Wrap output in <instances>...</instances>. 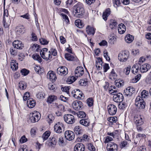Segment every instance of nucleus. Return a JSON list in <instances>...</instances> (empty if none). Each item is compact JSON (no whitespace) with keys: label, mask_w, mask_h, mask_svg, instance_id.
I'll list each match as a JSON object with an SVG mask.
<instances>
[{"label":"nucleus","mask_w":151,"mask_h":151,"mask_svg":"<svg viewBox=\"0 0 151 151\" xmlns=\"http://www.w3.org/2000/svg\"><path fill=\"white\" fill-rule=\"evenodd\" d=\"M39 45L37 44H34L31 46V48L32 50L36 52H38L39 50Z\"/></svg>","instance_id":"de8ad7c7"},{"label":"nucleus","mask_w":151,"mask_h":151,"mask_svg":"<svg viewBox=\"0 0 151 151\" xmlns=\"http://www.w3.org/2000/svg\"><path fill=\"white\" fill-rule=\"evenodd\" d=\"M19 87L21 89H24L26 87V84L24 82L20 81L19 83Z\"/></svg>","instance_id":"09e8293b"},{"label":"nucleus","mask_w":151,"mask_h":151,"mask_svg":"<svg viewBox=\"0 0 151 151\" xmlns=\"http://www.w3.org/2000/svg\"><path fill=\"white\" fill-rule=\"evenodd\" d=\"M57 73L59 75L64 76L68 73V69L65 66H60L58 68L57 70Z\"/></svg>","instance_id":"9d476101"},{"label":"nucleus","mask_w":151,"mask_h":151,"mask_svg":"<svg viewBox=\"0 0 151 151\" xmlns=\"http://www.w3.org/2000/svg\"><path fill=\"white\" fill-rule=\"evenodd\" d=\"M32 57L33 59L38 61L39 63L42 62V59L39 55L37 54H34L32 55Z\"/></svg>","instance_id":"49530a36"},{"label":"nucleus","mask_w":151,"mask_h":151,"mask_svg":"<svg viewBox=\"0 0 151 151\" xmlns=\"http://www.w3.org/2000/svg\"><path fill=\"white\" fill-rule=\"evenodd\" d=\"M113 140V138L111 137L107 136L106 137V139L104 141L105 143H109V142H111Z\"/></svg>","instance_id":"052dcab7"},{"label":"nucleus","mask_w":151,"mask_h":151,"mask_svg":"<svg viewBox=\"0 0 151 151\" xmlns=\"http://www.w3.org/2000/svg\"><path fill=\"white\" fill-rule=\"evenodd\" d=\"M134 121L136 125H142L144 123L143 117L141 115H136L134 117Z\"/></svg>","instance_id":"ddd939ff"},{"label":"nucleus","mask_w":151,"mask_h":151,"mask_svg":"<svg viewBox=\"0 0 151 151\" xmlns=\"http://www.w3.org/2000/svg\"><path fill=\"white\" fill-rule=\"evenodd\" d=\"M141 77V76L140 74H139L137 75L133 79L132 82L133 83L137 82L140 79Z\"/></svg>","instance_id":"4d7b16f0"},{"label":"nucleus","mask_w":151,"mask_h":151,"mask_svg":"<svg viewBox=\"0 0 151 151\" xmlns=\"http://www.w3.org/2000/svg\"><path fill=\"white\" fill-rule=\"evenodd\" d=\"M117 75L114 69H112L109 76V78L111 80H114L116 78Z\"/></svg>","instance_id":"c9c22d12"},{"label":"nucleus","mask_w":151,"mask_h":151,"mask_svg":"<svg viewBox=\"0 0 151 151\" xmlns=\"http://www.w3.org/2000/svg\"><path fill=\"white\" fill-rule=\"evenodd\" d=\"M8 13L7 10H4L3 18V24L5 28L8 27L11 23V20L9 17H8Z\"/></svg>","instance_id":"20e7f679"},{"label":"nucleus","mask_w":151,"mask_h":151,"mask_svg":"<svg viewBox=\"0 0 151 151\" xmlns=\"http://www.w3.org/2000/svg\"><path fill=\"white\" fill-rule=\"evenodd\" d=\"M109 93L111 94L114 95L117 93V90L116 89V87L114 86H111L109 88Z\"/></svg>","instance_id":"7c9ffc66"},{"label":"nucleus","mask_w":151,"mask_h":151,"mask_svg":"<svg viewBox=\"0 0 151 151\" xmlns=\"http://www.w3.org/2000/svg\"><path fill=\"white\" fill-rule=\"evenodd\" d=\"M25 56L24 54L22 53H19L18 55V59L20 61H22L24 58Z\"/></svg>","instance_id":"338daca9"},{"label":"nucleus","mask_w":151,"mask_h":151,"mask_svg":"<svg viewBox=\"0 0 151 151\" xmlns=\"http://www.w3.org/2000/svg\"><path fill=\"white\" fill-rule=\"evenodd\" d=\"M107 109L109 114L111 115L116 114L117 109L116 106L113 104H110L107 106Z\"/></svg>","instance_id":"2eb2a0df"},{"label":"nucleus","mask_w":151,"mask_h":151,"mask_svg":"<svg viewBox=\"0 0 151 151\" xmlns=\"http://www.w3.org/2000/svg\"><path fill=\"white\" fill-rule=\"evenodd\" d=\"M75 24L79 28L83 27L84 26V24L83 22L80 19L76 20L75 21Z\"/></svg>","instance_id":"ea45409f"},{"label":"nucleus","mask_w":151,"mask_h":151,"mask_svg":"<svg viewBox=\"0 0 151 151\" xmlns=\"http://www.w3.org/2000/svg\"><path fill=\"white\" fill-rule=\"evenodd\" d=\"M95 29L93 27L88 25L86 28V31L87 34L89 35H93L95 33Z\"/></svg>","instance_id":"393cba45"},{"label":"nucleus","mask_w":151,"mask_h":151,"mask_svg":"<svg viewBox=\"0 0 151 151\" xmlns=\"http://www.w3.org/2000/svg\"><path fill=\"white\" fill-rule=\"evenodd\" d=\"M57 99V97L54 95H50L49 96L47 99V102L51 104L52 102L56 100Z\"/></svg>","instance_id":"cd10ccee"},{"label":"nucleus","mask_w":151,"mask_h":151,"mask_svg":"<svg viewBox=\"0 0 151 151\" xmlns=\"http://www.w3.org/2000/svg\"><path fill=\"white\" fill-rule=\"evenodd\" d=\"M131 67H127L125 68L124 70V72L126 75H128L130 71Z\"/></svg>","instance_id":"e2e57ef3"},{"label":"nucleus","mask_w":151,"mask_h":151,"mask_svg":"<svg viewBox=\"0 0 151 151\" xmlns=\"http://www.w3.org/2000/svg\"><path fill=\"white\" fill-rule=\"evenodd\" d=\"M145 60V58L143 57H141L139 59L138 63L137 64H138V65H140Z\"/></svg>","instance_id":"69168bd1"},{"label":"nucleus","mask_w":151,"mask_h":151,"mask_svg":"<svg viewBox=\"0 0 151 151\" xmlns=\"http://www.w3.org/2000/svg\"><path fill=\"white\" fill-rule=\"evenodd\" d=\"M139 66L137 63L134 64L132 68V73H137L139 70Z\"/></svg>","instance_id":"a19ab883"},{"label":"nucleus","mask_w":151,"mask_h":151,"mask_svg":"<svg viewBox=\"0 0 151 151\" xmlns=\"http://www.w3.org/2000/svg\"><path fill=\"white\" fill-rule=\"evenodd\" d=\"M117 24V23L115 20L112 19L111 20L109 27L111 29H113L116 28Z\"/></svg>","instance_id":"e433bc0d"},{"label":"nucleus","mask_w":151,"mask_h":151,"mask_svg":"<svg viewBox=\"0 0 151 151\" xmlns=\"http://www.w3.org/2000/svg\"><path fill=\"white\" fill-rule=\"evenodd\" d=\"M61 15L62 16L63 20L66 23H68L69 22V19L68 16L63 13L61 14Z\"/></svg>","instance_id":"8fccbe9b"},{"label":"nucleus","mask_w":151,"mask_h":151,"mask_svg":"<svg viewBox=\"0 0 151 151\" xmlns=\"http://www.w3.org/2000/svg\"><path fill=\"white\" fill-rule=\"evenodd\" d=\"M150 68L151 66L150 64L145 63L140 67L139 70L141 73H144L147 72Z\"/></svg>","instance_id":"6ab92c4d"},{"label":"nucleus","mask_w":151,"mask_h":151,"mask_svg":"<svg viewBox=\"0 0 151 151\" xmlns=\"http://www.w3.org/2000/svg\"><path fill=\"white\" fill-rule=\"evenodd\" d=\"M124 99V97L122 94L120 93H118L114 95L113 96V100L116 102H121L123 101Z\"/></svg>","instance_id":"4468645a"},{"label":"nucleus","mask_w":151,"mask_h":151,"mask_svg":"<svg viewBox=\"0 0 151 151\" xmlns=\"http://www.w3.org/2000/svg\"><path fill=\"white\" fill-rule=\"evenodd\" d=\"M141 98H146L147 97L148 95V92L145 90H143L141 93Z\"/></svg>","instance_id":"a18cd8bd"},{"label":"nucleus","mask_w":151,"mask_h":151,"mask_svg":"<svg viewBox=\"0 0 151 151\" xmlns=\"http://www.w3.org/2000/svg\"><path fill=\"white\" fill-rule=\"evenodd\" d=\"M54 117L52 114H50L47 116V120L48 121L49 123H51L54 121Z\"/></svg>","instance_id":"37998d69"},{"label":"nucleus","mask_w":151,"mask_h":151,"mask_svg":"<svg viewBox=\"0 0 151 151\" xmlns=\"http://www.w3.org/2000/svg\"><path fill=\"white\" fill-rule=\"evenodd\" d=\"M134 91V88L132 87H128L126 90H124V92L127 96H130Z\"/></svg>","instance_id":"4be33fe9"},{"label":"nucleus","mask_w":151,"mask_h":151,"mask_svg":"<svg viewBox=\"0 0 151 151\" xmlns=\"http://www.w3.org/2000/svg\"><path fill=\"white\" fill-rule=\"evenodd\" d=\"M72 106L73 108L75 110H79L81 109L83 104L81 101L76 100L72 103Z\"/></svg>","instance_id":"f8f14e48"},{"label":"nucleus","mask_w":151,"mask_h":151,"mask_svg":"<svg viewBox=\"0 0 151 151\" xmlns=\"http://www.w3.org/2000/svg\"><path fill=\"white\" fill-rule=\"evenodd\" d=\"M37 98L39 99H42L45 98V94L42 91L38 93L36 95Z\"/></svg>","instance_id":"4c0bfd02"},{"label":"nucleus","mask_w":151,"mask_h":151,"mask_svg":"<svg viewBox=\"0 0 151 151\" xmlns=\"http://www.w3.org/2000/svg\"><path fill=\"white\" fill-rule=\"evenodd\" d=\"M47 77L52 82L55 81L57 78L55 73L53 71H50L47 73Z\"/></svg>","instance_id":"aec40b11"},{"label":"nucleus","mask_w":151,"mask_h":151,"mask_svg":"<svg viewBox=\"0 0 151 151\" xmlns=\"http://www.w3.org/2000/svg\"><path fill=\"white\" fill-rule=\"evenodd\" d=\"M135 104L137 109L141 110L145 108V103L141 97L139 96H137L136 98Z\"/></svg>","instance_id":"f03ea898"},{"label":"nucleus","mask_w":151,"mask_h":151,"mask_svg":"<svg viewBox=\"0 0 151 151\" xmlns=\"http://www.w3.org/2000/svg\"><path fill=\"white\" fill-rule=\"evenodd\" d=\"M117 145L114 142H110L107 144L106 149L108 151H117Z\"/></svg>","instance_id":"9b49d317"},{"label":"nucleus","mask_w":151,"mask_h":151,"mask_svg":"<svg viewBox=\"0 0 151 151\" xmlns=\"http://www.w3.org/2000/svg\"><path fill=\"white\" fill-rule=\"evenodd\" d=\"M11 67L13 70H17L18 68V63L16 62L14 60H12L10 63Z\"/></svg>","instance_id":"2f4dec72"},{"label":"nucleus","mask_w":151,"mask_h":151,"mask_svg":"<svg viewBox=\"0 0 151 151\" xmlns=\"http://www.w3.org/2000/svg\"><path fill=\"white\" fill-rule=\"evenodd\" d=\"M74 133L77 135H80L83 132V130L79 126H77L75 127L74 129Z\"/></svg>","instance_id":"c85d7f7f"},{"label":"nucleus","mask_w":151,"mask_h":151,"mask_svg":"<svg viewBox=\"0 0 151 151\" xmlns=\"http://www.w3.org/2000/svg\"><path fill=\"white\" fill-rule=\"evenodd\" d=\"M20 72L22 75L26 76L29 73V71L27 69L24 68L21 70Z\"/></svg>","instance_id":"5fc2aeb1"},{"label":"nucleus","mask_w":151,"mask_h":151,"mask_svg":"<svg viewBox=\"0 0 151 151\" xmlns=\"http://www.w3.org/2000/svg\"><path fill=\"white\" fill-rule=\"evenodd\" d=\"M93 100L92 98H90L87 100V103L88 105L91 107L93 104Z\"/></svg>","instance_id":"864d4df0"},{"label":"nucleus","mask_w":151,"mask_h":151,"mask_svg":"<svg viewBox=\"0 0 151 151\" xmlns=\"http://www.w3.org/2000/svg\"><path fill=\"white\" fill-rule=\"evenodd\" d=\"M111 11L110 9H107L103 12L102 17L103 19L105 20L107 19V17L110 14Z\"/></svg>","instance_id":"a878e982"},{"label":"nucleus","mask_w":151,"mask_h":151,"mask_svg":"<svg viewBox=\"0 0 151 151\" xmlns=\"http://www.w3.org/2000/svg\"><path fill=\"white\" fill-rule=\"evenodd\" d=\"M48 88L50 90H52L54 91H55L56 89L55 85L51 84H50L48 85Z\"/></svg>","instance_id":"774afa93"},{"label":"nucleus","mask_w":151,"mask_h":151,"mask_svg":"<svg viewBox=\"0 0 151 151\" xmlns=\"http://www.w3.org/2000/svg\"><path fill=\"white\" fill-rule=\"evenodd\" d=\"M65 58L66 59L69 61H73L75 60L76 58V57L68 53L65 54Z\"/></svg>","instance_id":"f704fd0d"},{"label":"nucleus","mask_w":151,"mask_h":151,"mask_svg":"<svg viewBox=\"0 0 151 151\" xmlns=\"http://www.w3.org/2000/svg\"><path fill=\"white\" fill-rule=\"evenodd\" d=\"M49 52L51 54V55H53L54 56H56L57 54V50L54 48H51Z\"/></svg>","instance_id":"13d9d810"},{"label":"nucleus","mask_w":151,"mask_h":151,"mask_svg":"<svg viewBox=\"0 0 151 151\" xmlns=\"http://www.w3.org/2000/svg\"><path fill=\"white\" fill-rule=\"evenodd\" d=\"M76 78L74 76H70L67 78L66 82L69 84H71L74 82Z\"/></svg>","instance_id":"58836bf2"},{"label":"nucleus","mask_w":151,"mask_h":151,"mask_svg":"<svg viewBox=\"0 0 151 151\" xmlns=\"http://www.w3.org/2000/svg\"><path fill=\"white\" fill-rule=\"evenodd\" d=\"M74 9L75 12V16L79 18L81 17L84 13L82 4H77L74 6Z\"/></svg>","instance_id":"f257e3e1"},{"label":"nucleus","mask_w":151,"mask_h":151,"mask_svg":"<svg viewBox=\"0 0 151 151\" xmlns=\"http://www.w3.org/2000/svg\"><path fill=\"white\" fill-rule=\"evenodd\" d=\"M40 54L42 58L46 60H50L52 58V56L46 48H43L40 52Z\"/></svg>","instance_id":"7ed1b4c3"},{"label":"nucleus","mask_w":151,"mask_h":151,"mask_svg":"<svg viewBox=\"0 0 151 151\" xmlns=\"http://www.w3.org/2000/svg\"><path fill=\"white\" fill-rule=\"evenodd\" d=\"M79 122L82 125L85 127H88L89 125L90 122L88 119H85L80 120Z\"/></svg>","instance_id":"bb28decb"},{"label":"nucleus","mask_w":151,"mask_h":151,"mask_svg":"<svg viewBox=\"0 0 151 151\" xmlns=\"http://www.w3.org/2000/svg\"><path fill=\"white\" fill-rule=\"evenodd\" d=\"M39 41L41 44L44 45L48 44L49 42L48 41H47L45 38H42L40 39Z\"/></svg>","instance_id":"3c124183"},{"label":"nucleus","mask_w":151,"mask_h":151,"mask_svg":"<svg viewBox=\"0 0 151 151\" xmlns=\"http://www.w3.org/2000/svg\"><path fill=\"white\" fill-rule=\"evenodd\" d=\"M63 118L64 121L68 124H73L75 121V119L74 116L70 114L65 115Z\"/></svg>","instance_id":"1a4fd4ad"},{"label":"nucleus","mask_w":151,"mask_h":151,"mask_svg":"<svg viewBox=\"0 0 151 151\" xmlns=\"http://www.w3.org/2000/svg\"><path fill=\"white\" fill-rule=\"evenodd\" d=\"M64 128L63 124L60 122L56 123L54 126L55 131L59 134L62 133L64 130Z\"/></svg>","instance_id":"6e6552de"},{"label":"nucleus","mask_w":151,"mask_h":151,"mask_svg":"<svg viewBox=\"0 0 151 151\" xmlns=\"http://www.w3.org/2000/svg\"><path fill=\"white\" fill-rule=\"evenodd\" d=\"M84 73V69L82 66L78 67L75 70V75L77 77L82 76Z\"/></svg>","instance_id":"f3484780"},{"label":"nucleus","mask_w":151,"mask_h":151,"mask_svg":"<svg viewBox=\"0 0 151 151\" xmlns=\"http://www.w3.org/2000/svg\"><path fill=\"white\" fill-rule=\"evenodd\" d=\"M129 56V52L127 51H123L119 53L118 59L122 62H126Z\"/></svg>","instance_id":"39448f33"},{"label":"nucleus","mask_w":151,"mask_h":151,"mask_svg":"<svg viewBox=\"0 0 151 151\" xmlns=\"http://www.w3.org/2000/svg\"><path fill=\"white\" fill-rule=\"evenodd\" d=\"M27 104L29 108H32L35 106V102L32 99H30L27 101Z\"/></svg>","instance_id":"c756f323"},{"label":"nucleus","mask_w":151,"mask_h":151,"mask_svg":"<svg viewBox=\"0 0 151 151\" xmlns=\"http://www.w3.org/2000/svg\"><path fill=\"white\" fill-rule=\"evenodd\" d=\"M64 135L66 139L68 140H71L73 139L75 137L74 133L73 132L70 130L66 131Z\"/></svg>","instance_id":"dca6fc26"},{"label":"nucleus","mask_w":151,"mask_h":151,"mask_svg":"<svg viewBox=\"0 0 151 151\" xmlns=\"http://www.w3.org/2000/svg\"><path fill=\"white\" fill-rule=\"evenodd\" d=\"M134 37L133 36L128 34L125 37V40L126 42L128 43H131L133 40Z\"/></svg>","instance_id":"473e14b6"},{"label":"nucleus","mask_w":151,"mask_h":151,"mask_svg":"<svg viewBox=\"0 0 151 151\" xmlns=\"http://www.w3.org/2000/svg\"><path fill=\"white\" fill-rule=\"evenodd\" d=\"M131 54L133 55H139V51L138 49H133L132 50Z\"/></svg>","instance_id":"bf43d9fd"},{"label":"nucleus","mask_w":151,"mask_h":151,"mask_svg":"<svg viewBox=\"0 0 151 151\" xmlns=\"http://www.w3.org/2000/svg\"><path fill=\"white\" fill-rule=\"evenodd\" d=\"M85 149V147L81 143L76 144L74 148L75 151H84Z\"/></svg>","instance_id":"412c9836"},{"label":"nucleus","mask_w":151,"mask_h":151,"mask_svg":"<svg viewBox=\"0 0 151 151\" xmlns=\"http://www.w3.org/2000/svg\"><path fill=\"white\" fill-rule=\"evenodd\" d=\"M86 116L85 112L82 111H79L78 114V116L80 118H83L86 117Z\"/></svg>","instance_id":"603ef678"},{"label":"nucleus","mask_w":151,"mask_h":151,"mask_svg":"<svg viewBox=\"0 0 151 151\" xmlns=\"http://www.w3.org/2000/svg\"><path fill=\"white\" fill-rule=\"evenodd\" d=\"M16 29L17 34L18 35L23 34L25 32V28L23 25H20L17 26Z\"/></svg>","instance_id":"b1692460"},{"label":"nucleus","mask_w":151,"mask_h":151,"mask_svg":"<svg viewBox=\"0 0 151 151\" xmlns=\"http://www.w3.org/2000/svg\"><path fill=\"white\" fill-rule=\"evenodd\" d=\"M30 97L29 93V92H26L24 94V96H23V99L24 101L28 100H29L28 98Z\"/></svg>","instance_id":"680f3d73"},{"label":"nucleus","mask_w":151,"mask_h":151,"mask_svg":"<svg viewBox=\"0 0 151 151\" xmlns=\"http://www.w3.org/2000/svg\"><path fill=\"white\" fill-rule=\"evenodd\" d=\"M128 143L127 141L125 140H124L121 142L120 144V146L122 147V148H123L125 147H126Z\"/></svg>","instance_id":"0e129e2a"},{"label":"nucleus","mask_w":151,"mask_h":151,"mask_svg":"<svg viewBox=\"0 0 151 151\" xmlns=\"http://www.w3.org/2000/svg\"><path fill=\"white\" fill-rule=\"evenodd\" d=\"M72 96L76 99L80 100L84 97L83 94L79 89H74L72 92Z\"/></svg>","instance_id":"0eeeda50"},{"label":"nucleus","mask_w":151,"mask_h":151,"mask_svg":"<svg viewBox=\"0 0 151 151\" xmlns=\"http://www.w3.org/2000/svg\"><path fill=\"white\" fill-rule=\"evenodd\" d=\"M14 47L17 49H22L24 47V45L21 41L17 40L14 41L12 43Z\"/></svg>","instance_id":"a211bd4d"},{"label":"nucleus","mask_w":151,"mask_h":151,"mask_svg":"<svg viewBox=\"0 0 151 151\" xmlns=\"http://www.w3.org/2000/svg\"><path fill=\"white\" fill-rule=\"evenodd\" d=\"M109 42L111 44H114L116 39V36L114 34L111 35L109 37Z\"/></svg>","instance_id":"79ce46f5"},{"label":"nucleus","mask_w":151,"mask_h":151,"mask_svg":"<svg viewBox=\"0 0 151 151\" xmlns=\"http://www.w3.org/2000/svg\"><path fill=\"white\" fill-rule=\"evenodd\" d=\"M118 30L119 34H123L126 30V27L124 24L121 23L118 25Z\"/></svg>","instance_id":"5701e85b"},{"label":"nucleus","mask_w":151,"mask_h":151,"mask_svg":"<svg viewBox=\"0 0 151 151\" xmlns=\"http://www.w3.org/2000/svg\"><path fill=\"white\" fill-rule=\"evenodd\" d=\"M108 120L111 123L116 122L117 121V118L116 116H111L108 118Z\"/></svg>","instance_id":"6e6d98bb"},{"label":"nucleus","mask_w":151,"mask_h":151,"mask_svg":"<svg viewBox=\"0 0 151 151\" xmlns=\"http://www.w3.org/2000/svg\"><path fill=\"white\" fill-rule=\"evenodd\" d=\"M103 62L101 59L100 58H98L96 62V66L98 69L100 70L101 69Z\"/></svg>","instance_id":"72a5a7b5"},{"label":"nucleus","mask_w":151,"mask_h":151,"mask_svg":"<svg viewBox=\"0 0 151 151\" xmlns=\"http://www.w3.org/2000/svg\"><path fill=\"white\" fill-rule=\"evenodd\" d=\"M50 133L49 131H47L44 133L42 136V138L44 140H46L50 136Z\"/></svg>","instance_id":"c03bdc74"},{"label":"nucleus","mask_w":151,"mask_h":151,"mask_svg":"<svg viewBox=\"0 0 151 151\" xmlns=\"http://www.w3.org/2000/svg\"><path fill=\"white\" fill-rule=\"evenodd\" d=\"M29 117L31 122L35 123L39 121L40 118V116L39 112L35 111L30 113Z\"/></svg>","instance_id":"423d86ee"}]
</instances>
